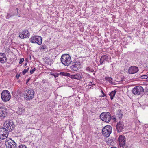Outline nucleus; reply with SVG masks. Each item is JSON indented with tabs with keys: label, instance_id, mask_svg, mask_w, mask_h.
<instances>
[{
	"label": "nucleus",
	"instance_id": "25",
	"mask_svg": "<svg viewBox=\"0 0 148 148\" xmlns=\"http://www.w3.org/2000/svg\"><path fill=\"white\" fill-rule=\"evenodd\" d=\"M86 70L88 71L91 72H93L94 71V69L92 68H90L89 67H86Z\"/></svg>",
	"mask_w": 148,
	"mask_h": 148
},
{
	"label": "nucleus",
	"instance_id": "37",
	"mask_svg": "<svg viewBox=\"0 0 148 148\" xmlns=\"http://www.w3.org/2000/svg\"><path fill=\"white\" fill-rule=\"evenodd\" d=\"M53 75L54 77L55 78H56V77L58 76L57 74H53Z\"/></svg>",
	"mask_w": 148,
	"mask_h": 148
},
{
	"label": "nucleus",
	"instance_id": "12",
	"mask_svg": "<svg viewBox=\"0 0 148 148\" xmlns=\"http://www.w3.org/2000/svg\"><path fill=\"white\" fill-rule=\"evenodd\" d=\"M71 70L73 71H76L80 68V63L79 62H74L73 64L70 66Z\"/></svg>",
	"mask_w": 148,
	"mask_h": 148
},
{
	"label": "nucleus",
	"instance_id": "24",
	"mask_svg": "<svg viewBox=\"0 0 148 148\" xmlns=\"http://www.w3.org/2000/svg\"><path fill=\"white\" fill-rule=\"evenodd\" d=\"M29 69V67H27V69H25L22 72V74L25 75L27 72L28 71Z\"/></svg>",
	"mask_w": 148,
	"mask_h": 148
},
{
	"label": "nucleus",
	"instance_id": "1",
	"mask_svg": "<svg viewBox=\"0 0 148 148\" xmlns=\"http://www.w3.org/2000/svg\"><path fill=\"white\" fill-rule=\"evenodd\" d=\"M34 91L33 89H27L24 92V98L27 100H30L34 98Z\"/></svg>",
	"mask_w": 148,
	"mask_h": 148
},
{
	"label": "nucleus",
	"instance_id": "30",
	"mask_svg": "<svg viewBox=\"0 0 148 148\" xmlns=\"http://www.w3.org/2000/svg\"><path fill=\"white\" fill-rule=\"evenodd\" d=\"M35 70V68H34V69H32V70H31L30 71V73L31 74H33L34 71Z\"/></svg>",
	"mask_w": 148,
	"mask_h": 148
},
{
	"label": "nucleus",
	"instance_id": "23",
	"mask_svg": "<svg viewBox=\"0 0 148 148\" xmlns=\"http://www.w3.org/2000/svg\"><path fill=\"white\" fill-rule=\"evenodd\" d=\"M123 113L120 110H119L118 111L117 115H118L119 118H121L123 115Z\"/></svg>",
	"mask_w": 148,
	"mask_h": 148
},
{
	"label": "nucleus",
	"instance_id": "13",
	"mask_svg": "<svg viewBox=\"0 0 148 148\" xmlns=\"http://www.w3.org/2000/svg\"><path fill=\"white\" fill-rule=\"evenodd\" d=\"M7 109L4 107H2L0 108V117L1 118L5 117L7 113Z\"/></svg>",
	"mask_w": 148,
	"mask_h": 148
},
{
	"label": "nucleus",
	"instance_id": "27",
	"mask_svg": "<svg viewBox=\"0 0 148 148\" xmlns=\"http://www.w3.org/2000/svg\"><path fill=\"white\" fill-rule=\"evenodd\" d=\"M140 77L142 79H146L148 78V76L145 75H141L140 76Z\"/></svg>",
	"mask_w": 148,
	"mask_h": 148
},
{
	"label": "nucleus",
	"instance_id": "36",
	"mask_svg": "<svg viewBox=\"0 0 148 148\" xmlns=\"http://www.w3.org/2000/svg\"><path fill=\"white\" fill-rule=\"evenodd\" d=\"M3 145V143L2 142L0 141V147H1Z\"/></svg>",
	"mask_w": 148,
	"mask_h": 148
},
{
	"label": "nucleus",
	"instance_id": "8",
	"mask_svg": "<svg viewBox=\"0 0 148 148\" xmlns=\"http://www.w3.org/2000/svg\"><path fill=\"white\" fill-rule=\"evenodd\" d=\"M31 42L40 45L42 43V38L40 36H35L31 37L29 39Z\"/></svg>",
	"mask_w": 148,
	"mask_h": 148
},
{
	"label": "nucleus",
	"instance_id": "32",
	"mask_svg": "<svg viewBox=\"0 0 148 148\" xmlns=\"http://www.w3.org/2000/svg\"><path fill=\"white\" fill-rule=\"evenodd\" d=\"M24 61V59L23 58L21 59L20 60L19 63L20 64H21Z\"/></svg>",
	"mask_w": 148,
	"mask_h": 148
},
{
	"label": "nucleus",
	"instance_id": "35",
	"mask_svg": "<svg viewBox=\"0 0 148 148\" xmlns=\"http://www.w3.org/2000/svg\"><path fill=\"white\" fill-rule=\"evenodd\" d=\"M101 92L103 94V95L102 96V97H103L104 96H105V94L103 92V91L102 90H101Z\"/></svg>",
	"mask_w": 148,
	"mask_h": 148
},
{
	"label": "nucleus",
	"instance_id": "38",
	"mask_svg": "<svg viewBox=\"0 0 148 148\" xmlns=\"http://www.w3.org/2000/svg\"><path fill=\"white\" fill-rule=\"evenodd\" d=\"M16 78H17V79H18L19 77V75H18V74H17L16 75Z\"/></svg>",
	"mask_w": 148,
	"mask_h": 148
},
{
	"label": "nucleus",
	"instance_id": "3",
	"mask_svg": "<svg viewBox=\"0 0 148 148\" xmlns=\"http://www.w3.org/2000/svg\"><path fill=\"white\" fill-rule=\"evenodd\" d=\"M60 75L62 76H68L71 79H80L82 78V73H79L73 75H71L69 73L64 72H61Z\"/></svg>",
	"mask_w": 148,
	"mask_h": 148
},
{
	"label": "nucleus",
	"instance_id": "7",
	"mask_svg": "<svg viewBox=\"0 0 148 148\" xmlns=\"http://www.w3.org/2000/svg\"><path fill=\"white\" fill-rule=\"evenodd\" d=\"M112 127L110 125L105 126L102 130L103 134L106 137H108L111 133Z\"/></svg>",
	"mask_w": 148,
	"mask_h": 148
},
{
	"label": "nucleus",
	"instance_id": "17",
	"mask_svg": "<svg viewBox=\"0 0 148 148\" xmlns=\"http://www.w3.org/2000/svg\"><path fill=\"white\" fill-rule=\"evenodd\" d=\"M119 144L120 146H123L125 143V136L123 135H120L119 138Z\"/></svg>",
	"mask_w": 148,
	"mask_h": 148
},
{
	"label": "nucleus",
	"instance_id": "20",
	"mask_svg": "<svg viewBox=\"0 0 148 148\" xmlns=\"http://www.w3.org/2000/svg\"><path fill=\"white\" fill-rule=\"evenodd\" d=\"M7 58L5 54L3 53H0V62L3 63L6 62Z\"/></svg>",
	"mask_w": 148,
	"mask_h": 148
},
{
	"label": "nucleus",
	"instance_id": "28",
	"mask_svg": "<svg viewBox=\"0 0 148 148\" xmlns=\"http://www.w3.org/2000/svg\"><path fill=\"white\" fill-rule=\"evenodd\" d=\"M105 79L107 81H108L110 83L111 82H112V79L110 77H106Z\"/></svg>",
	"mask_w": 148,
	"mask_h": 148
},
{
	"label": "nucleus",
	"instance_id": "40",
	"mask_svg": "<svg viewBox=\"0 0 148 148\" xmlns=\"http://www.w3.org/2000/svg\"><path fill=\"white\" fill-rule=\"evenodd\" d=\"M29 79H28V80H27V82H28L29 81Z\"/></svg>",
	"mask_w": 148,
	"mask_h": 148
},
{
	"label": "nucleus",
	"instance_id": "39",
	"mask_svg": "<svg viewBox=\"0 0 148 148\" xmlns=\"http://www.w3.org/2000/svg\"><path fill=\"white\" fill-rule=\"evenodd\" d=\"M27 62L25 63L24 65L25 66H26L27 65Z\"/></svg>",
	"mask_w": 148,
	"mask_h": 148
},
{
	"label": "nucleus",
	"instance_id": "18",
	"mask_svg": "<svg viewBox=\"0 0 148 148\" xmlns=\"http://www.w3.org/2000/svg\"><path fill=\"white\" fill-rule=\"evenodd\" d=\"M30 35L29 33L27 30L24 31L19 34V37L21 38H29Z\"/></svg>",
	"mask_w": 148,
	"mask_h": 148
},
{
	"label": "nucleus",
	"instance_id": "31",
	"mask_svg": "<svg viewBox=\"0 0 148 148\" xmlns=\"http://www.w3.org/2000/svg\"><path fill=\"white\" fill-rule=\"evenodd\" d=\"M18 8H16V9L15 11L16 12L17 14H16V15H18L19 16V15H20V14H19L18 11Z\"/></svg>",
	"mask_w": 148,
	"mask_h": 148
},
{
	"label": "nucleus",
	"instance_id": "14",
	"mask_svg": "<svg viewBox=\"0 0 148 148\" xmlns=\"http://www.w3.org/2000/svg\"><path fill=\"white\" fill-rule=\"evenodd\" d=\"M25 108L22 106L16 107L15 109V112L19 115H21L25 112Z\"/></svg>",
	"mask_w": 148,
	"mask_h": 148
},
{
	"label": "nucleus",
	"instance_id": "10",
	"mask_svg": "<svg viewBox=\"0 0 148 148\" xmlns=\"http://www.w3.org/2000/svg\"><path fill=\"white\" fill-rule=\"evenodd\" d=\"M5 144L8 148H16L17 146L16 143L11 139H7Z\"/></svg>",
	"mask_w": 148,
	"mask_h": 148
},
{
	"label": "nucleus",
	"instance_id": "2",
	"mask_svg": "<svg viewBox=\"0 0 148 148\" xmlns=\"http://www.w3.org/2000/svg\"><path fill=\"white\" fill-rule=\"evenodd\" d=\"M60 60L62 63L66 66L69 65L71 62V57L68 54L62 55L61 58Z\"/></svg>",
	"mask_w": 148,
	"mask_h": 148
},
{
	"label": "nucleus",
	"instance_id": "29",
	"mask_svg": "<svg viewBox=\"0 0 148 148\" xmlns=\"http://www.w3.org/2000/svg\"><path fill=\"white\" fill-rule=\"evenodd\" d=\"M18 148H27V147L25 145L21 144L18 146Z\"/></svg>",
	"mask_w": 148,
	"mask_h": 148
},
{
	"label": "nucleus",
	"instance_id": "41",
	"mask_svg": "<svg viewBox=\"0 0 148 148\" xmlns=\"http://www.w3.org/2000/svg\"><path fill=\"white\" fill-rule=\"evenodd\" d=\"M111 148H117L116 147H112Z\"/></svg>",
	"mask_w": 148,
	"mask_h": 148
},
{
	"label": "nucleus",
	"instance_id": "26",
	"mask_svg": "<svg viewBox=\"0 0 148 148\" xmlns=\"http://www.w3.org/2000/svg\"><path fill=\"white\" fill-rule=\"evenodd\" d=\"M15 15V14H10L9 13H8L6 17V18L7 19H8L10 17H12V16H14Z\"/></svg>",
	"mask_w": 148,
	"mask_h": 148
},
{
	"label": "nucleus",
	"instance_id": "9",
	"mask_svg": "<svg viewBox=\"0 0 148 148\" xmlns=\"http://www.w3.org/2000/svg\"><path fill=\"white\" fill-rule=\"evenodd\" d=\"M132 92V93L135 95H140L143 93L144 89L140 86H136L133 89Z\"/></svg>",
	"mask_w": 148,
	"mask_h": 148
},
{
	"label": "nucleus",
	"instance_id": "21",
	"mask_svg": "<svg viewBox=\"0 0 148 148\" xmlns=\"http://www.w3.org/2000/svg\"><path fill=\"white\" fill-rule=\"evenodd\" d=\"M107 143L109 145H112L114 143V140L113 138L112 137L109 138L107 141Z\"/></svg>",
	"mask_w": 148,
	"mask_h": 148
},
{
	"label": "nucleus",
	"instance_id": "22",
	"mask_svg": "<svg viewBox=\"0 0 148 148\" xmlns=\"http://www.w3.org/2000/svg\"><path fill=\"white\" fill-rule=\"evenodd\" d=\"M116 91V90H114L112 91L109 94V95L110 97V98L111 100H112L113 98L114 97Z\"/></svg>",
	"mask_w": 148,
	"mask_h": 148
},
{
	"label": "nucleus",
	"instance_id": "16",
	"mask_svg": "<svg viewBox=\"0 0 148 148\" xmlns=\"http://www.w3.org/2000/svg\"><path fill=\"white\" fill-rule=\"evenodd\" d=\"M124 123L122 122H119L117 123L116 125V128L118 132H121L123 129L124 128Z\"/></svg>",
	"mask_w": 148,
	"mask_h": 148
},
{
	"label": "nucleus",
	"instance_id": "4",
	"mask_svg": "<svg viewBox=\"0 0 148 148\" xmlns=\"http://www.w3.org/2000/svg\"><path fill=\"white\" fill-rule=\"evenodd\" d=\"M101 119L106 123L109 122L111 120V116L110 113L108 112L102 113L100 115Z\"/></svg>",
	"mask_w": 148,
	"mask_h": 148
},
{
	"label": "nucleus",
	"instance_id": "19",
	"mask_svg": "<svg viewBox=\"0 0 148 148\" xmlns=\"http://www.w3.org/2000/svg\"><path fill=\"white\" fill-rule=\"evenodd\" d=\"M108 56L106 55H104L102 56L100 59V62L101 64H103L104 63V62L105 61L108 62H110L111 61L110 60H108Z\"/></svg>",
	"mask_w": 148,
	"mask_h": 148
},
{
	"label": "nucleus",
	"instance_id": "6",
	"mask_svg": "<svg viewBox=\"0 0 148 148\" xmlns=\"http://www.w3.org/2000/svg\"><path fill=\"white\" fill-rule=\"evenodd\" d=\"M8 135V130L4 127H0V139H5Z\"/></svg>",
	"mask_w": 148,
	"mask_h": 148
},
{
	"label": "nucleus",
	"instance_id": "11",
	"mask_svg": "<svg viewBox=\"0 0 148 148\" xmlns=\"http://www.w3.org/2000/svg\"><path fill=\"white\" fill-rule=\"evenodd\" d=\"M4 126L6 127L8 129V130L11 132L13 130L15 127V125L14 124L13 121L11 120L7 122L6 121L4 124Z\"/></svg>",
	"mask_w": 148,
	"mask_h": 148
},
{
	"label": "nucleus",
	"instance_id": "34",
	"mask_svg": "<svg viewBox=\"0 0 148 148\" xmlns=\"http://www.w3.org/2000/svg\"><path fill=\"white\" fill-rule=\"evenodd\" d=\"M94 85V84H93L92 82H90L88 84V86H91Z\"/></svg>",
	"mask_w": 148,
	"mask_h": 148
},
{
	"label": "nucleus",
	"instance_id": "33",
	"mask_svg": "<svg viewBox=\"0 0 148 148\" xmlns=\"http://www.w3.org/2000/svg\"><path fill=\"white\" fill-rule=\"evenodd\" d=\"M46 48V46L45 45H42V47H41V49L44 50Z\"/></svg>",
	"mask_w": 148,
	"mask_h": 148
},
{
	"label": "nucleus",
	"instance_id": "5",
	"mask_svg": "<svg viewBox=\"0 0 148 148\" xmlns=\"http://www.w3.org/2000/svg\"><path fill=\"white\" fill-rule=\"evenodd\" d=\"M11 95L9 91L7 90L3 91L1 94L2 100L5 102H7L10 100L11 98Z\"/></svg>",
	"mask_w": 148,
	"mask_h": 148
},
{
	"label": "nucleus",
	"instance_id": "15",
	"mask_svg": "<svg viewBox=\"0 0 148 148\" xmlns=\"http://www.w3.org/2000/svg\"><path fill=\"white\" fill-rule=\"evenodd\" d=\"M139 71L138 68L135 66H132L130 67L128 70L129 74H133L137 73Z\"/></svg>",
	"mask_w": 148,
	"mask_h": 148
}]
</instances>
